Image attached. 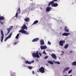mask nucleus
<instances>
[{
  "instance_id": "nucleus-1",
  "label": "nucleus",
  "mask_w": 76,
  "mask_h": 76,
  "mask_svg": "<svg viewBox=\"0 0 76 76\" xmlns=\"http://www.w3.org/2000/svg\"><path fill=\"white\" fill-rule=\"evenodd\" d=\"M27 27L26 25L25 24H23V26L21 27V29L20 31H19V32L22 33L23 34H25L28 35L29 33L28 32L26 31H25L24 29H26L27 30Z\"/></svg>"
},
{
  "instance_id": "nucleus-2",
  "label": "nucleus",
  "mask_w": 76,
  "mask_h": 76,
  "mask_svg": "<svg viewBox=\"0 0 76 76\" xmlns=\"http://www.w3.org/2000/svg\"><path fill=\"white\" fill-rule=\"evenodd\" d=\"M33 56L35 58L37 57V58H39V51L36 52V53H32Z\"/></svg>"
},
{
  "instance_id": "nucleus-3",
  "label": "nucleus",
  "mask_w": 76,
  "mask_h": 76,
  "mask_svg": "<svg viewBox=\"0 0 76 76\" xmlns=\"http://www.w3.org/2000/svg\"><path fill=\"white\" fill-rule=\"evenodd\" d=\"M1 42H2L3 40V39H4V33H3V31L1 30Z\"/></svg>"
},
{
  "instance_id": "nucleus-4",
  "label": "nucleus",
  "mask_w": 76,
  "mask_h": 76,
  "mask_svg": "<svg viewBox=\"0 0 76 76\" xmlns=\"http://www.w3.org/2000/svg\"><path fill=\"white\" fill-rule=\"evenodd\" d=\"M50 5H52V6L53 7H56L58 6V4L56 3H53L52 4H50V2L49 3L48 5V6H50Z\"/></svg>"
},
{
  "instance_id": "nucleus-5",
  "label": "nucleus",
  "mask_w": 76,
  "mask_h": 76,
  "mask_svg": "<svg viewBox=\"0 0 76 76\" xmlns=\"http://www.w3.org/2000/svg\"><path fill=\"white\" fill-rule=\"evenodd\" d=\"M39 71L40 72L42 73L45 72L44 68L42 66L41 67L40 69H39Z\"/></svg>"
},
{
  "instance_id": "nucleus-6",
  "label": "nucleus",
  "mask_w": 76,
  "mask_h": 76,
  "mask_svg": "<svg viewBox=\"0 0 76 76\" xmlns=\"http://www.w3.org/2000/svg\"><path fill=\"white\" fill-rule=\"evenodd\" d=\"M65 43V40H60L59 42V45L62 47L63 46V44Z\"/></svg>"
},
{
  "instance_id": "nucleus-7",
  "label": "nucleus",
  "mask_w": 76,
  "mask_h": 76,
  "mask_svg": "<svg viewBox=\"0 0 76 76\" xmlns=\"http://www.w3.org/2000/svg\"><path fill=\"white\" fill-rule=\"evenodd\" d=\"M12 32L10 34H9V36L7 37H6V38L4 40V41H6L8 39H10L11 37V36L12 35Z\"/></svg>"
},
{
  "instance_id": "nucleus-8",
  "label": "nucleus",
  "mask_w": 76,
  "mask_h": 76,
  "mask_svg": "<svg viewBox=\"0 0 76 76\" xmlns=\"http://www.w3.org/2000/svg\"><path fill=\"white\" fill-rule=\"evenodd\" d=\"M51 7H48L46 9V12H49L51 10Z\"/></svg>"
},
{
  "instance_id": "nucleus-9",
  "label": "nucleus",
  "mask_w": 76,
  "mask_h": 76,
  "mask_svg": "<svg viewBox=\"0 0 76 76\" xmlns=\"http://www.w3.org/2000/svg\"><path fill=\"white\" fill-rule=\"evenodd\" d=\"M51 56H52L53 58L54 59H57V57L54 53H52L51 54Z\"/></svg>"
},
{
  "instance_id": "nucleus-10",
  "label": "nucleus",
  "mask_w": 76,
  "mask_h": 76,
  "mask_svg": "<svg viewBox=\"0 0 76 76\" xmlns=\"http://www.w3.org/2000/svg\"><path fill=\"white\" fill-rule=\"evenodd\" d=\"M12 28H13V26H11L10 27V28H7V30L8 31L7 33V34H9L10 33V30L12 29Z\"/></svg>"
},
{
  "instance_id": "nucleus-11",
  "label": "nucleus",
  "mask_w": 76,
  "mask_h": 76,
  "mask_svg": "<svg viewBox=\"0 0 76 76\" xmlns=\"http://www.w3.org/2000/svg\"><path fill=\"white\" fill-rule=\"evenodd\" d=\"M45 44L44 41V40H41L40 41V45H44Z\"/></svg>"
},
{
  "instance_id": "nucleus-12",
  "label": "nucleus",
  "mask_w": 76,
  "mask_h": 76,
  "mask_svg": "<svg viewBox=\"0 0 76 76\" xmlns=\"http://www.w3.org/2000/svg\"><path fill=\"white\" fill-rule=\"evenodd\" d=\"M70 34L69 33H64L62 34V36H67L68 35H70Z\"/></svg>"
},
{
  "instance_id": "nucleus-13",
  "label": "nucleus",
  "mask_w": 76,
  "mask_h": 76,
  "mask_svg": "<svg viewBox=\"0 0 76 76\" xmlns=\"http://www.w3.org/2000/svg\"><path fill=\"white\" fill-rule=\"evenodd\" d=\"M47 48V47L46 46H40V48L41 50L45 49Z\"/></svg>"
},
{
  "instance_id": "nucleus-14",
  "label": "nucleus",
  "mask_w": 76,
  "mask_h": 76,
  "mask_svg": "<svg viewBox=\"0 0 76 76\" xmlns=\"http://www.w3.org/2000/svg\"><path fill=\"white\" fill-rule=\"evenodd\" d=\"M39 38H35L32 41V42H37L39 41Z\"/></svg>"
},
{
  "instance_id": "nucleus-15",
  "label": "nucleus",
  "mask_w": 76,
  "mask_h": 76,
  "mask_svg": "<svg viewBox=\"0 0 76 76\" xmlns=\"http://www.w3.org/2000/svg\"><path fill=\"white\" fill-rule=\"evenodd\" d=\"M70 69V68L69 67H67V68H65L64 70L63 71V72H65L69 70Z\"/></svg>"
},
{
  "instance_id": "nucleus-16",
  "label": "nucleus",
  "mask_w": 76,
  "mask_h": 76,
  "mask_svg": "<svg viewBox=\"0 0 76 76\" xmlns=\"http://www.w3.org/2000/svg\"><path fill=\"white\" fill-rule=\"evenodd\" d=\"M67 27L66 26L64 30L65 31L67 32H69V29H67Z\"/></svg>"
},
{
  "instance_id": "nucleus-17",
  "label": "nucleus",
  "mask_w": 76,
  "mask_h": 76,
  "mask_svg": "<svg viewBox=\"0 0 76 76\" xmlns=\"http://www.w3.org/2000/svg\"><path fill=\"white\" fill-rule=\"evenodd\" d=\"M58 0H53L52 1H51L50 2V4H52L54 3V2L57 1Z\"/></svg>"
},
{
  "instance_id": "nucleus-18",
  "label": "nucleus",
  "mask_w": 76,
  "mask_h": 76,
  "mask_svg": "<svg viewBox=\"0 0 76 76\" xmlns=\"http://www.w3.org/2000/svg\"><path fill=\"white\" fill-rule=\"evenodd\" d=\"M69 44H66L65 45L64 48L65 49H66L68 48V47L69 46Z\"/></svg>"
},
{
  "instance_id": "nucleus-19",
  "label": "nucleus",
  "mask_w": 76,
  "mask_h": 76,
  "mask_svg": "<svg viewBox=\"0 0 76 76\" xmlns=\"http://www.w3.org/2000/svg\"><path fill=\"white\" fill-rule=\"evenodd\" d=\"M24 20H25V21L26 22H28L29 21L30 19L29 18H26Z\"/></svg>"
},
{
  "instance_id": "nucleus-20",
  "label": "nucleus",
  "mask_w": 76,
  "mask_h": 76,
  "mask_svg": "<svg viewBox=\"0 0 76 76\" xmlns=\"http://www.w3.org/2000/svg\"><path fill=\"white\" fill-rule=\"evenodd\" d=\"M48 63L51 65H53L54 64L53 62V61H48Z\"/></svg>"
},
{
  "instance_id": "nucleus-21",
  "label": "nucleus",
  "mask_w": 76,
  "mask_h": 76,
  "mask_svg": "<svg viewBox=\"0 0 76 76\" xmlns=\"http://www.w3.org/2000/svg\"><path fill=\"white\" fill-rule=\"evenodd\" d=\"M25 63H26V64H31V62L30 61H25Z\"/></svg>"
},
{
  "instance_id": "nucleus-22",
  "label": "nucleus",
  "mask_w": 76,
  "mask_h": 76,
  "mask_svg": "<svg viewBox=\"0 0 76 76\" xmlns=\"http://www.w3.org/2000/svg\"><path fill=\"white\" fill-rule=\"evenodd\" d=\"M72 65H73V66H76V61L73 62L72 63Z\"/></svg>"
},
{
  "instance_id": "nucleus-23",
  "label": "nucleus",
  "mask_w": 76,
  "mask_h": 76,
  "mask_svg": "<svg viewBox=\"0 0 76 76\" xmlns=\"http://www.w3.org/2000/svg\"><path fill=\"white\" fill-rule=\"evenodd\" d=\"M4 19V18L3 16H1L0 17V20H3Z\"/></svg>"
},
{
  "instance_id": "nucleus-24",
  "label": "nucleus",
  "mask_w": 76,
  "mask_h": 76,
  "mask_svg": "<svg viewBox=\"0 0 76 76\" xmlns=\"http://www.w3.org/2000/svg\"><path fill=\"white\" fill-rule=\"evenodd\" d=\"M38 22V20H35L34 22V23H33V24L32 25H34V24L37 23Z\"/></svg>"
},
{
  "instance_id": "nucleus-25",
  "label": "nucleus",
  "mask_w": 76,
  "mask_h": 76,
  "mask_svg": "<svg viewBox=\"0 0 76 76\" xmlns=\"http://www.w3.org/2000/svg\"><path fill=\"white\" fill-rule=\"evenodd\" d=\"M19 34H18L17 35L16 37H15V39H18V38H19Z\"/></svg>"
},
{
  "instance_id": "nucleus-26",
  "label": "nucleus",
  "mask_w": 76,
  "mask_h": 76,
  "mask_svg": "<svg viewBox=\"0 0 76 76\" xmlns=\"http://www.w3.org/2000/svg\"><path fill=\"white\" fill-rule=\"evenodd\" d=\"M18 11L19 13H20L21 12L20 11V7L18 8Z\"/></svg>"
},
{
  "instance_id": "nucleus-27",
  "label": "nucleus",
  "mask_w": 76,
  "mask_h": 76,
  "mask_svg": "<svg viewBox=\"0 0 76 76\" xmlns=\"http://www.w3.org/2000/svg\"><path fill=\"white\" fill-rule=\"evenodd\" d=\"M72 69L69 71L68 72V73L69 74H70V73H72Z\"/></svg>"
},
{
  "instance_id": "nucleus-28",
  "label": "nucleus",
  "mask_w": 76,
  "mask_h": 76,
  "mask_svg": "<svg viewBox=\"0 0 76 76\" xmlns=\"http://www.w3.org/2000/svg\"><path fill=\"white\" fill-rule=\"evenodd\" d=\"M3 23H4V22H3V21L2 22L1 20H0V23H1V25H3Z\"/></svg>"
},
{
  "instance_id": "nucleus-29",
  "label": "nucleus",
  "mask_w": 76,
  "mask_h": 76,
  "mask_svg": "<svg viewBox=\"0 0 76 76\" xmlns=\"http://www.w3.org/2000/svg\"><path fill=\"white\" fill-rule=\"evenodd\" d=\"M18 16V11L17 12L16 15H15V17H17Z\"/></svg>"
},
{
  "instance_id": "nucleus-30",
  "label": "nucleus",
  "mask_w": 76,
  "mask_h": 76,
  "mask_svg": "<svg viewBox=\"0 0 76 76\" xmlns=\"http://www.w3.org/2000/svg\"><path fill=\"white\" fill-rule=\"evenodd\" d=\"M48 45H51V43L49 41H48Z\"/></svg>"
},
{
  "instance_id": "nucleus-31",
  "label": "nucleus",
  "mask_w": 76,
  "mask_h": 76,
  "mask_svg": "<svg viewBox=\"0 0 76 76\" xmlns=\"http://www.w3.org/2000/svg\"><path fill=\"white\" fill-rule=\"evenodd\" d=\"M55 63L56 64H60V62H55Z\"/></svg>"
},
{
  "instance_id": "nucleus-32",
  "label": "nucleus",
  "mask_w": 76,
  "mask_h": 76,
  "mask_svg": "<svg viewBox=\"0 0 76 76\" xmlns=\"http://www.w3.org/2000/svg\"><path fill=\"white\" fill-rule=\"evenodd\" d=\"M28 68L30 69H32V67L31 66H28Z\"/></svg>"
},
{
  "instance_id": "nucleus-33",
  "label": "nucleus",
  "mask_w": 76,
  "mask_h": 76,
  "mask_svg": "<svg viewBox=\"0 0 76 76\" xmlns=\"http://www.w3.org/2000/svg\"><path fill=\"white\" fill-rule=\"evenodd\" d=\"M43 53L44 54H45V55H46L47 54V53H46L45 52V50H44V51L43 52Z\"/></svg>"
},
{
  "instance_id": "nucleus-34",
  "label": "nucleus",
  "mask_w": 76,
  "mask_h": 76,
  "mask_svg": "<svg viewBox=\"0 0 76 76\" xmlns=\"http://www.w3.org/2000/svg\"><path fill=\"white\" fill-rule=\"evenodd\" d=\"M48 56H45V58H44L45 59H47L48 58Z\"/></svg>"
},
{
  "instance_id": "nucleus-35",
  "label": "nucleus",
  "mask_w": 76,
  "mask_h": 76,
  "mask_svg": "<svg viewBox=\"0 0 76 76\" xmlns=\"http://www.w3.org/2000/svg\"><path fill=\"white\" fill-rule=\"evenodd\" d=\"M34 62V60H32V61H31V62H30L31 64L32 63H33Z\"/></svg>"
},
{
  "instance_id": "nucleus-36",
  "label": "nucleus",
  "mask_w": 76,
  "mask_h": 76,
  "mask_svg": "<svg viewBox=\"0 0 76 76\" xmlns=\"http://www.w3.org/2000/svg\"><path fill=\"white\" fill-rule=\"evenodd\" d=\"M17 43H18V42H14V44L15 45H16Z\"/></svg>"
},
{
  "instance_id": "nucleus-37",
  "label": "nucleus",
  "mask_w": 76,
  "mask_h": 76,
  "mask_svg": "<svg viewBox=\"0 0 76 76\" xmlns=\"http://www.w3.org/2000/svg\"><path fill=\"white\" fill-rule=\"evenodd\" d=\"M39 55L40 56H42V54L40 53H39Z\"/></svg>"
},
{
  "instance_id": "nucleus-38",
  "label": "nucleus",
  "mask_w": 76,
  "mask_h": 76,
  "mask_svg": "<svg viewBox=\"0 0 76 76\" xmlns=\"http://www.w3.org/2000/svg\"><path fill=\"white\" fill-rule=\"evenodd\" d=\"M32 74L34 75V71H33L32 72Z\"/></svg>"
},
{
  "instance_id": "nucleus-39",
  "label": "nucleus",
  "mask_w": 76,
  "mask_h": 76,
  "mask_svg": "<svg viewBox=\"0 0 76 76\" xmlns=\"http://www.w3.org/2000/svg\"><path fill=\"white\" fill-rule=\"evenodd\" d=\"M72 50H70V53H72Z\"/></svg>"
},
{
  "instance_id": "nucleus-40",
  "label": "nucleus",
  "mask_w": 76,
  "mask_h": 76,
  "mask_svg": "<svg viewBox=\"0 0 76 76\" xmlns=\"http://www.w3.org/2000/svg\"><path fill=\"white\" fill-rule=\"evenodd\" d=\"M64 53V52L63 51H62V54H63Z\"/></svg>"
},
{
  "instance_id": "nucleus-41",
  "label": "nucleus",
  "mask_w": 76,
  "mask_h": 76,
  "mask_svg": "<svg viewBox=\"0 0 76 76\" xmlns=\"http://www.w3.org/2000/svg\"><path fill=\"white\" fill-rule=\"evenodd\" d=\"M69 76H72V75H70Z\"/></svg>"
},
{
  "instance_id": "nucleus-42",
  "label": "nucleus",
  "mask_w": 76,
  "mask_h": 76,
  "mask_svg": "<svg viewBox=\"0 0 76 76\" xmlns=\"http://www.w3.org/2000/svg\"><path fill=\"white\" fill-rule=\"evenodd\" d=\"M64 76H68L67 75H64Z\"/></svg>"
},
{
  "instance_id": "nucleus-43",
  "label": "nucleus",
  "mask_w": 76,
  "mask_h": 76,
  "mask_svg": "<svg viewBox=\"0 0 76 76\" xmlns=\"http://www.w3.org/2000/svg\"><path fill=\"white\" fill-rule=\"evenodd\" d=\"M13 74H15V73H13Z\"/></svg>"
},
{
  "instance_id": "nucleus-44",
  "label": "nucleus",
  "mask_w": 76,
  "mask_h": 76,
  "mask_svg": "<svg viewBox=\"0 0 76 76\" xmlns=\"http://www.w3.org/2000/svg\"><path fill=\"white\" fill-rule=\"evenodd\" d=\"M32 0H30V1H32Z\"/></svg>"
},
{
  "instance_id": "nucleus-45",
  "label": "nucleus",
  "mask_w": 76,
  "mask_h": 76,
  "mask_svg": "<svg viewBox=\"0 0 76 76\" xmlns=\"http://www.w3.org/2000/svg\"><path fill=\"white\" fill-rule=\"evenodd\" d=\"M14 76H16L15 75H14Z\"/></svg>"
}]
</instances>
